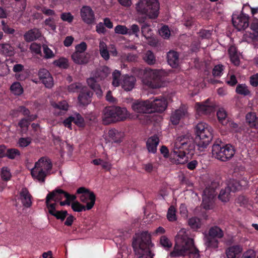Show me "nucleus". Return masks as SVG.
Listing matches in <instances>:
<instances>
[{
	"label": "nucleus",
	"mask_w": 258,
	"mask_h": 258,
	"mask_svg": "<svg viewBox=\"0 0 258 258\" xmlns=\"http://www.w3.org/2000/svg\"><path fill=\"white\" fill-rule=\"evenodd\" d=\"M30 49L32 53H34L36 54H38L42 56L41 52V46L40 44L36 43H32L30 46Z\"/></svg>",
	"instance_id": "8fccbe9b"
},
{
	"label": "nucleus",
	"mask_w": 258,
	"mask_h": 258,
	"mask_svg": "<svg viewBox=\"0 0 258 258\" xmlns=\"http://www.w3.org/2000/svg\"><path fill=\"white\" fill-rule=\"evenodd\" d=\"M52 167V164L50 160L45 157H42L35 163L34 167L31 171V175L33 178L44 182Z\"/></svg>",
	"instance_id": "1a4fd4ad"
},
{
	"label": "nucleus",
	"mask_w": 258,
	"mask_h": 258,
	"mask_svg": "<svg viewBox=\"0 0 258 258\" xmlns=\"http://www.w3.org/2000/svg\"><path fill=\"white\" fill-rule=\"evenodd\" d=\"M19 196L20 199L25 207L29 208L31 206L32 196L27 188L23 187L19 192Z\"/></svg>",
	"instance_id": "5701e85b"
},
{
	"label": "nucleus",
	"mask_w": 258,
	"mask_h": 258,
	"mask_svg": "<svg viewBox=\"0 0 258 258\" xmlns=\"http://www.w3.org/2000/svg\"><path fill=\"white\" fill-rule=\"evenodd\" d=\"M53 106L54 108L62 110H67L68 108V104L65 101L59 102L58 103H55Z\"/></svg>",
	"instance_id": "e2e57ef3"
},
{
	"label": "nucleus",
	"mask_w": 258,
	"mask_h": 258,
	"mask_svg": "<svg viewBox=\"0 0 258 258\" xmlns=\"http://www.w3.org/2000/svg\"><path fill=\"white\" fill-rule=\"evenodd\" d=\"M21 155L20 151L15 148L8 149L6 152V157L10 159H15Z\"/></svg>",
	"instance_id": "a18cd8bd"
},
{
	"label": "nucleus",
	"mask_w": 258,
	"mask_h": 258,
	"mask_svg": "<svg viewBox=\"0 0 258 258\" xmlns=\"http://www.w3.org/2000/svg\"><path fill=\"white\" fill-rule=\"evenodd\" d=\"M245 119L246 123L250 128L258 130V117L255 112L247 113L245 116Z\"/></svg>",
	"instance_id": "bb28decb"
},
{
	"label": "nucleus",
	"mask_w": 258,
	"mask_h": 258,
	"mask_svg": "<svg viewBox=\"0 0 258 258\" xmlns=\"http://www.w3.org/2000/svg\"><path fill=\"white\" fill-rule=\"evenodd\" d=\"M132 244L139 258H153L154 254L150 249L152 246L151 235L148 231L142 232L134 239Z\"/></svg>",
	"instance_id": "7ed1b4c3"
},
{
	"label": "nucleus",
	"mask_w": 258,
	"mask_h": 258,
	"mask_svg": "<svg viewBox=\"0 0 258 258\" xmlns=\"http://www.w3.org/2000/svg\"><path fill=\"white\" fill-rule=\"evenodd\" d=\"M140 31V28L137 24H133L131 26V28L128 29V35H135L136 36H138V33Z\"/></svg>",
	"instance_id": "680f3d73"
},
{
	"label": "nucleus",
	"mask_w": 258,
	"mask_h": 258,
	"mask_svg": "<svg viewBox=\"0 0 258 258\" xmlns=\"http://www.w3.org/2000/svg\"><path fill=\"white\" fill-rule=\"evenodd\" d=\"M212 128L205 122H200L195 127V143L200 151L207 147L213 138Z\"/></svg>",
	"instance_id": "20e7f679"
},
{
	"label": "nucleus",
	"mask_w": 258,
	"mask_h": 258,
	"mask_svg": "<svg viewBox=\"0 0 258 258\" xmlns=\"http://www.w3.org/2000/svg\"><path fill=\"white\" fill-rule=\"evenodd\" d=\"M72 122L79 127H84L85 125L84 119L79 113H75L66 118L63 121V124L65 127L71 130Z\"/></svg>",
	"instance_id": "2eb2a0df"
},
{
	"label": "nucleus",
	"mask_w": 258,
	"mask_h": 258,
	"mask_svg": "<svg viewBox=\"0 0 258 258\" xmlns=\"http://www.w3.org/2000/svg\"><path fill=\"white\" fill-rule=\"evenodd\" d=\"M136 79L133 76L126 75L122 77L120 84L126 91L132 90L135 87Z\"/></svg>",
	"instance_id": "412c9836"
},
{
	"label": "nucleus",
	"mask_w": 258,
	"mask_h": 258,
	"mask_svg": "<svg viewBox=\"0 0 258 258\" xmlns=\"http://www.w3.org/2000/svg\"><path fill=\"white\" fill-rule=\"evenodd\" d=\"M77 194H81L80 200L82 202L86 203V205H83L78 201L74 202L71 204L74 211L80 212L90 210L93 207L95 203L96 196L93 191L85 187H80L77 189Z\"/></svg>",
	"instance_id": "39448f33"
},
{
	"label": "nucleus",
	"mask_w": 258,
	"mask_h": 258,
	"mask_svg": "<svg viewBox=\"0 0 258 258\" xmlns=\"http://www.w3.org/2000/svg\"><path fill=\"white\" fill-rule=\"evenodd\" d=\"M38 76L40 81L45 87L51 88L53 86V79L50 73L45 69H41L39 70Z\"/></svg>",
	"instance_id": "f3484780"
},
{
	"label": "nucleus",
	"mask_w": 258,
	"mask_h": 258,
	"mask_svg": "<svg viewBox=\"0 0 258 258\" xmlns=\"http://www.w3.org/2000/svg\"><path fill=\"white\" fill-rule=\"evenodd\" d=\"M121 74L119 71L115 70L112 73V84L114 87H118L120 84Z\"/></svg>",
	"instance_id": "09e8293b"
},
{
	"label": "nucleus",
	"mask_w": 258,
	"mask_h": 258,
	"mask_svg": "<svg viewBox=\"0 0 258 258\" xmlns=\"http://www.w3.org/2000/svg\"><path fill=\"white\" fill-rule=\"evenodd\" d=\"M41 36V31L38 29L34 28L27 31L24 35V38L27 42H31L38 39Z\"/></svg>",
	"instance_id": "b1692460"
},
{
	"label": "nucleus",
	"mask_w": 258,
	"mask_h": 258,
	"mask_svg": "<svg viewBox=\"0 0 258 258\" xmlns=\"http://www.w3.org/2000/svg\"><path fill=\"white\" fill-rule=\"evenodd\" d=\"M168 64L172 68H176L179 64L178 53L174 51H170L167 54Z\"/></svg>",
	"instance_id": "c85d7f7f"
},
{
	"label": "nucleus",
	"mask_w": 258,
	"mask_h": 258,
	"mask_svg": "<svg viewBox=\"0 0 258 258\" xmlns=\"http://www.w3.org/2000/svg\"><path fill=\"white\" fill-rule=\"evenodd\" d=\"M251 29L253 31V38L258 41V23H253L250 26Z\"/></svg>",
	"instance_id": "0e129e2a"
},
{
	"label": "nucleus",
	"mask_w": 258,
	"mask_h": 258,
	"mask_svg": "<svg viewBox=\"0 0 258 258\" xmlns=\"http://www.w3.org/2000/svg\"><path fill=\"white\" fill-rule=\"evenodd\" d=\"M159 32L160 35L165 39L169 38L170 36V31L169 27L166 25L162 26Z\"/></svg>",
	"instance_id": "864d4df0"
},
{
	"label": "nucleus",
	"mask_w": 258,
	"mask_h": 258,
	"mask_svg": "<svg viewBox=\"0 0 258 258\" xmlns=\"http://www.w3.org/2000/svg\"><path fill=\"white\" fill-rule=\"evenodd\" d=\"M80 15L83 21L87 24H92L95 21L94 12L90 6H83L80 10Z\"/></svg>",
	"instance_id": "dca6fc26"
},
{
	"label": "nucleus",
	"mask_w": 258,
	"mask_h": 258,
	"mask_svg": "<svg viewBox=\"0 0 258 258\" xmlns=\"http://www.w3.org/2000/svg\"><path fill=\"white\" fill-rule=\"evenodd\" d=\"M196 106L197 111L200 113L208 114L214 111V107L212 105L207 104V102L204 104L197 103Z\"/></svg>",
	"instance_id": "c756f323"
},
{
	"label": "nucleus",
	"mask_w": 258,
	"mask_h": 258,
	"mask_svg": "<svg viewBox=\"0 0 258 258\" xmlns=\"http://www.w3.org/2000/svg\"><path fill=\"white\" fill-rule=\"evenodd\" d=\"M44 57L46 59L51 58L54 57V54L53 51L48 47L47 45L43 44L42 45Z\"/></svg>",
	"instance_id": "6e6d98bb"
},
{
	"label": "nucleus",
	"mask_w": 258,
	"mask_h": 258,
	"mask_svg": "<svg viewBox=\"0 0 258 258\" xmlns=\"http://www.w3.org/2000/svg\"><path fill=\"white\" fill-rule=\"evenodd\" d=\"M87 45L85 42H82L81 43L77 45L75 47V52L78 53H85L87 49Z\"/></svg>",
	"instance_id": "052dcab7"
},
{
	"label": "nucleus",
	"mask_w": 258,
	"mask_h": 258,
	"mask_svg": "<svg viewBox=\"0 0 258 258\" xmlns=\"http://www.w3.org/2000/svg\"><path fill=\"white\" fill-rule=\"evenodd\" d=\"M100 54L105 60H108L110 57L107 45L103 41H100L99 45Z\"/></svg>",
	"instance_id": "58836bf2"
},
{
	"label": "nucleus",
	"mask_w": 258,
	"mask_h": 258,
	"mask_svg": "<svg viewBox=\"0 0 258 258\" xmlns=\"http://www.w3.org/2000/svg\"><path fill=\"white\" fill-rule=\"evenodd\" d=\"M204 241L206 246L208 248H217L218 247L219 242L218 239L210 236L208 234L205 235Z\"/></svg>",
	"instance_id": "7c9ffc66"
},
{
	"label": "nucleus",
	"mask_w": 258,
	"mask_h": 258,
	"mask_svg": "<svg viewBox=\"0 0 258 258\" xmlns=\"http://www.w3.org/2000/svg\"><path fill=\"white\" fill-rule=\"evenodd\" d=\"M44 23L45 25L48 26L53 30L56 28L53 18H48L46 19L44 21Z\"/></svg>",
	"instance_id": "774afa93"
},
{
	"label": "nucleus",
	"mask_w": 258,
	"mask_h": 258,
	"mask_svg": "<svg viewBox=\"0 0 258 258\" xmlns=\"http://www.w3.org/2000/svg\"><path fill=\"white\" fill-rule=\"evenodd\" d=\"M217 116L219 121L222 125H226L229 122V118L227 112L223 108H220L217 112Z\"/></svg>",
	"instance_id": "e433bc0d"
},
{
	"label": "nucleus",
	"mask_w": 258,
	"mask_h": 258,
	"mask_svg": "<svg viewBox=\"0 0 258 258\" xmlns=\"http://www.w3.org/2000/svg\"><path fill=\"white\" fill-rule=\"evenodd\" d=\"M53 63L59 68L67 69L69 68V64L68 60L63 57L60 58L54 61Z\"/></svg>",
	"instance_id": "49530a36"
},
{
	"label": "nucleus",
	"mask_w": 258,
	"mask_h": 258,
	"mask_svg": "<svg viewBox=\"0 0 258 258\" xmlns=\"http://www.w3.org/2000/svg\"><path fill=\"white\" fill-rule=\"evenodd\" d=\"M199 250L195 246L193 239L189 237L184 229H181L175 237L173 250L171 252L172 257L183 256L189 254L193 258L200 257Z\"/></svg>",
	"instance_id": "f03ea898"
},
{
	"label": "nucleus",
	"mask_w": 258,
	"mask_h": 258,
	"mask_svg": "<svg viewBox=\"0 0 258 258\" xmlns=\"http://www.w3.org/2000/svg\"><path fill=\"white\" fill-rule=\"evenodd\" d=\"M150 102L152 103V112H163L167 106V100L163 97L156 98Z\"/></svg>",
	"instance_id": "6ab92c4d"
},
{
	"label": "nucleus",
	"mask_w": 258,
	"mask_h": 258,
	"mask_svg": "<svg viewBox=\"0 0 258 258\" xmlns=\"http://www.w3.org/2000/svg\"><path fill=\"white\" fill-rule=\"evenodd\" d=\"M60 19L65 22H67L69 23H71L74 20V16L71 14V13H62L60 15Z\"/></svg>",
	"instance_id": "bf43d9fd"
},
{
	"label": "nucleus",
	"mask_w": 258,
	"mask_h": 258,
	"mask_svg": "<svg viewBox=\"0 0 258 258\" xmlns=\"http://www.w3.org/2000/svg\"><path fill=\"white\" fill-rule=\"evenodd\" d=\"M230 192H232L227 186L221 189L218 196L219 199L223 202H227L229 200Z\"/></svg>",
	"instance_id": "37998d69"
},
{
	"label": "nucleus",
	"mask_w": 258,
	"mask_h": 258,
	"mask_svg": "<svg viewBox=\"0 0 258 258\" xmlns=\"http://www.w3.org/2000/svg\"><path fill=\"white\" fill-rule=\"evenodd\" d=\"M56 203H53L52 204L46 205L48 210V212L50 215L55 217L57 219L63 221L64 220L68 214V212L66 210L57 211L56 210Z\"/></svg>",
	"instance_id": "aec40b11"
},
{
	"label": "nucleus",
	"mask_w": 258,
	"mask_h": 258,
	"mask_svg": "<svg viewBox=\"0 0 258 258\" xmlns=\"http://www.w3.org/2000/svg\"><path fill=\"white\" fill-rule=\"evenodd\" d=\"M110 73L109 68L106 66H103L96 71L93 77L87 80L88 86L96 92L98 97L102 95V91L98 82L105 79Z\"/></svg>",
	"instance_id": "9d476101"
},
{
	"label": "nucleus",
	"mask_w": 258,
	"mask_h": 258,
	"mask_svg": "<svg viewBox=\"0 0 258 258\" xmlns=\"http://www.w3.org/2000/svg\"><path fill=\"white\" fill-rule=\"evenodd\" d=\"M210 236L215 237L218 239L221 238L224 236L223 231L218 226H215L211 227L208 231Z\"/></svg>",
	"instance_id": "72a5a7b5"
},
{
	"label": "nucleus",
	"mask_w": 258,
	"mask_h": 258,
	"mask_svg": "<svg viewBox=\"0 0 258 258\" xmlns=\"http://www.w3.org/2000/svg\"><path fill=\"white\" fill-rule=\"evenodd\" d=\"M219 185V182L214 180L204 189L202 206L205 210H210L212 208L214 200L217 195L216 189Z\"/></svg>",
	"instance_id": "f8f14e48"
},
{
	"label": "nucleus",
	"mask_w": 258,
	"mask_h": 258,
	"mask_svg": "<svg viewBox=\"0 0 258 258\" xmlns=\"http://www.w3.org/2000/svg\"><path fill=\"white\" fill-rule=\"evenodd\" d=\"M166 217L169 222H173L177 221L176 210L174 206L172 205L169 207L167 211Z\"/></svg>",
	"instance_id": "ea45409f"
},
{
	"label": "nucleus",
	"mask_w": 258,
	"mask_h": 258,
	"mask_svg": "<svg viewBox=\"0 0 258 258\" xmlns=\"http://www.w3.org/2000/svg\"><path fill=\"white\" fill-rule=\"evenodd\" d=\"M250 84L253 87H256L258 86V74H254L250 77Z\"/></svg>",
	"instance_id": "69168bd1"
},
{
	"label": "nucleus",
	"mask_w": 258,
	"mask_h": 258,
	"mask_svg": "<svg viewBox=\"0 0 258 258\" xmlns=\"http://www.w3.org/2000/svg\"><path fill=\"white\" fill-rule=\"evenodd\" d=\"M227 187L230 189L232 192H235L241 189L242 184L238 180L232 179H230L228 181Z\"/></svg>",
	"instance_id": "4c0bfd02"
},
{
	"label": "nucleus",
	"mask_w": 258,
	"mask_h": 258,
	"mask_svg": "<svg viewBox=\"0 0 258 258\" xmlns=\"http://www.w3.org/2000/svg\"><path fill=\"white\" fill-rule=\"evenodd\" d=\"M127 109L117 106H108L103 110L102 122L105 125L124 120L127 117Z\"/></svg>",
	"instance_id": "423d86ee"
},
{
	"label": "nucleus",
	"mask_w": 258,
	"mask_h": 258,
	"mask_svg": "<svg viewBox=\"0 0 258 258\" xmlns=\"http://www.w3.org/2000/svg\"><path fill=\"white\" fill-rule=\"evenodd\" d=\"M212 35V32L208 30H202L199 32V36L203 39H209Z\"/></svg>",
	"instance_id": "338daca9"
},
{
	"label": "nucleus",
	"mask_w": 258,
	"mask_h": 258,
	"mask_svg": "<svg viewBox=\"0 0 258 258\" xmlns=\"http://www.w3.org/2000/svg\"><path fill=\"white\" fill-rule=\"evenodd\" d=\"M144 60L148 64L152 65L155 63L156 58L153 52L151 50H147L143 55Z\"/></svg>",
	"instance_id": "a19ab883"
},
{
	"label": "nucleus",
	"mask_w": 258,
	"mask_h": 258,
	"mask_svg": "<svg viewBox=\"0 0 258 258\" xmlns=\"http://www.w3.org/2000/svg\"><path fill=\"white\" fill-rule=\"evenodd\" d=\"M235 92L237 94L244 96L250 95V91L245 84H239L236 86Z\"/></svg>",
	"instance_id": "c9c22d12"
},
{
	"label": "nucleus",
	"mask_w": 258,
	"mask_h": 258,
	"mask_svg": "<svg viewBox=\"0 0 258 258\" xmlns=\"http://www.w3.org/2000/svg\"><path fill=\"white\" fill-rule=\"evenodd\" d=\"M14 48L10 44L5 43L0 44V54L9 56L14 55Z\"/></svg>",
	"instance_id": "2f4dec72"
},
{
	"label": "nucleus",
	"mask_w": 258,
	"mask_h": 258,
	"mask_svg": "<svg viewBox=\"0 0 258 258\" xmlns=\"http://www.w3.org/2000/svg\"><path fill=\"white\" fill-rule=\"evenodd\" d=\"M158 0H139L136 5L137 13L151 19H156L159 14Z\"/></svg>",
	"instance_id": "0eeeda50"
},
{
	"label": "nucleus",
	"mask_w": 258,
	"mask_h": 258,
	"mask_svg": "<svg viewBox=\"0 0 258 258\" xmlns=\"http://www.w3.org/2000/svg\"><path fill=\"white\" fill-rule=\"evenodd\" d=\"M10 90L13 94L17 96L21 95L23 92V88L18 82H15L11 85Z\"/></svg>",
	"instance_id": "79ce46f5"
},
{
	"label": "nucleus",
	"mask_w": 258,
	"mask_h": 258,
	"mask_svg": "<svg viewBox=\"0 0 258 258\" xmlns=\"http://www.w3.org/2000/svg\"><path fill=\"white\" fill-rule=\"evenodd\" d=\"M1 176L2 179L6 181L10 180L12 175L10 169L7 167H3L1 169Z\"/></svg>",
	"instance_id": "de8ad7c7"
},
{
	"label": "nucleus",
	"mask_w": 258,
	"mask_h": 258,
	"mask_svg": "<svg viewBox=\"0 0 258 258\" xmlns=\"http://www.w3.org/2000/svg\"><path fill=\"white\" fill-rule=\"evenodd\" d=\"M159 141L158 137L156 135L148 139L146 142V147L149 153L155 154L157 152V148Z\"/></svg>",
	"instance_id": "393cba45"
},
{
	"label": "nucleus",
	"mask_w": 258,
	"mask_h": 258,
	"mask_svg": "<svg viewBox=\"0 0 258 258\" xmlns=\"http://www.w3.org/2000/svg\"><path fill=\"white\" fill-rule=\"evenodd\" d=\"M188 225L192 229H198L200 228V220L196 217H192L188 220Z\"/></svg>",
	"instance_id": "13d9d810"
},
{
	"label": "nucleus",
	"mask_w": 258,
	"mask_h": 258,
	"mask_svg": "<svg viewBox=\"0 0 258 258\" xmlns=\"http://www.w3.org/2000/svg\"><path fill=\"white\" fill-rule=\"evenodd\" d=\"M195 140L189 134L178 137L175 141L171 155L177 164H184L186 161L185 155L191 157L194 154Z\"/></svg>",
	"instance_id": "f257e3e1"
},
{
	"label": "nucleus",
	"mask_w": 258,
	"mask_h": 258,
	"mask_svg": "<svg viewBox=\"0 0 258 258\" xmlns=\"http://www.w3.org/2000/svg\"><path fill=\"white\" fill-rule=\"evenodd\" d=\"M123 133L116 130L112 129L109 131L108 136L114 143H120L123 138Z\"/></svg>",
	"instance_id": "473e14b6"
},
{
	"label": "nucleus",
	"mask_w": 258,
	"mask_h": 258,
	"mask_svg": "<svg viewBox=\"0 0 258 258\" xmlns=\"http://www.w3.org/2000/svg\"><path fill=\"white\" fill-rule=\"evenodd\" d=\"M242 250V248L239 245H234L229 247L226 251V254L228 258H235L236 255L239 254Z\"/></svg>",
	"instance_id": "f704fd0d"
},
{
	"label": "nucleus",
	"mask_w": 258,
	"mask_h": 258,
	"mask_svg": "<svg viewBox=\"0 0 258 258\" xmlns=\"http://www.w3.org/2000/svg\"><path fill=\"white\" fill-rule=\"evenodd\" d=\"M115 33L121 35H126L128 33V29L124 25H118L114 28Z\"/></svg>",
	"instance_id": "603ef678"
},
{
	"label": "nucleus",
	"mask_w": 258,
	"mask_h": 258,
	"mask_svg": "<svg viewBox=\"0 0 258 258\" xmlns=\"http://www.w3.org/2000/svg\"><path fill=\"white\" fill-rule=\"evenodd\" d=\"M160 244L166 250H169L172 246V243L165 235H162L160 238Z\"/></svg>",
	"instance_id": "c03bdc74"
},
{
	"label": "nucleus",
	"mask_w": 258,
	"mask_h": 258,
	"mask_svg": "<svg viewBox=\"0 0 258 258\" xmlns=\"http://www.w3.org/2000/svg\"><path fill=\"white\" fill-rule=\"evenodd\" d=\"M82 84L80 83L71 84L68 86V91L70 92H78L82 89Z\"/></svg>",
	"instance_id": "4d7b16f0"
},
{
	"label": "nucleus",
	"mask_w": 258,
	"mask_h": 258,
	"mask_svg": "<svg viewBox=\"0 0 258 258\" xmlns=\"http://www.w3.org/2000/svg\"><path fill=\"white\" fill-rule=\"evenodd\" d=\"M234 146L230 144H225L220 140L216 141L212 146L213 156L218 160L226 162L230 160L235 154Z\"/></svg>",
	"instance_id": "6e6552de"
},
{
	"label": "nucleus",
	"mask_w": 258,
	"mask_h": 258,
	"mask_svg": "<svg viewBox=\"0 0 258 258\" xmlns=\"http://www.w3.org/2000/svg\"><path fill=\"white\" fill-rule=\"evenodd\" d=\"M32 142V138L30 137L20 138L18 142V144L20 147H26L28 146Z\"/></svg>",
	"instance_id": "3c124183"
},
{
	"label": "nucleus",
	"mask_w": 258,
	"mask_h": 258,
	"mask_svg": "<svg viewBox=\"0 0 258 258\" xmlns=\"http://www.w3.org/2000/svg\"><path fill=\"white\" fill-rule=\"evenodd\" d=\"M66 194V191L59 188H56L52 191L49 192L46 197V205H48L49 204H52V203H50L51 201H54V203L61 201L63 198H64Z\"/></svg>",
	"instance_id": "a211bd4d"
},
{
	"label": "nucleus",
	"mask_w": 258,
	"mask_h": 258,
	"mask_svg": "<svg viewBox=\"0 0 258 258\" xmlns=\"http://www.w3.org/2000/svg\"><path fill=\"white\" fill-rule=\"evenodd\" d=\"M163 74L159 70L147 69L145 70L143 82L146 86L153 89L162 86Z\"/></svg>",
	"instance_id": "9b49d317"
},
{
	"label": "nucleus",
	"mask_w": 258,
	"mask_h": 258,
	"mask_svg": "<svg viewBox=\"0 0 258 258\" xmlns=\"http://www.w3.org/2000/svg\"><path fill=\"white\" fill-rule=\"evenodd\" d=\"M187 110L183 107L175 110L171 113L170 116V121L172 124L174 125L178 124L180 120L187 114Z\"/></svg>",
	"instance_id": "4be33fe9"
},
{
	"label": "nucleus",
	"mask_w": 258,
	"mask_h": 258,
	"mask_svg": "<svg viewBox=\"0 0 258 258\" xmlns=\"http://www.w3.org/2000/svg\"><path fill=\"white\" fill-rule=\"evenodd\" d=\"M92 93L89 91L83 90L80 91L78 96V100L80 104L86 106L91 102Z\"/></svg>",
	"instance_id": "cd10ccee"
},
{
	"label": "nucleus",
	"mask_w": 258,
	"mask_h": 258,
	"mask_svg": "<svg viewBox=\"0 0 258 258\" xmlns=\"http://www.w3.org/2000/svg\"><path fill=\"white\" fill-rule=\"evenodd\" d=\"M223 66L222 64H218L215 66L213 70L212 74L214 77H221L223 74Z\"/></svg>",
	"instance_id": "5fc2aeb1"
},
{
	"label": "nucleus",
	"mask_w": 258,
	"mask_h": 258,
	"mask_svg": "<svg viewBox=\"0 0 258 258\" xmlns=\"http://www.w3.org/2000/svg\"><path fill=\"white\" fill-rule=\"evenodd\" d=\"M249 16L243 13L239 15H234L232 18V24L238 31L245 30L249 26Z\"/></svg>",
	"instance_id": "4468645a"
},
{
	"label": "nucleus",
	"mask_w": 258,
	"mask_h": 258,
	"mask_svg": "<svg viewBox=\"0 0 258 258\" xmlns=\"http://www.w3.org/2000/svg\"><path fill=\"white\" fill-rule=\"evenodd\" d=\"M73 61L78 64H84L88 62L89 57L88 53L74 52L71 55Z\"/></svg>",
	"instance_id": "a878e982"
},
{
	"label": "nucleus",
	"mask_w": 258,
	"mask_h": 258,
	"mask_svg": "<svg viewBox=\"0 0 258 258\" xmlns=\"http://www.w3.org/2000/svg\"><path fill=\"white\" fill-rule=\"evenodd\" d=\"M133 110L140 114H150L152 113V103L149 100L145 101L137 100L132 104Z\"/></svg>",
	"instance_id": "ddd939ff"
}]
</instances>
